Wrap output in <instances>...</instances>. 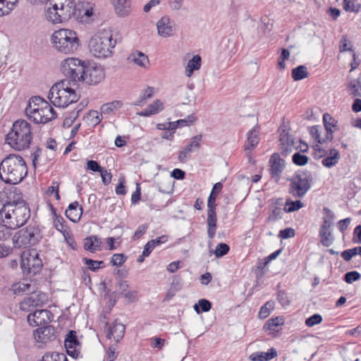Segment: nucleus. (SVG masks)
<instances>
[{
    "instance_id": "f257e3e1",
    "label": "nucleus",
    "mask_w": 361,
    "mask_h": 361,
    "mask_svg": "<svg viewBox=\"0 0 361 361\" xmlns=\"http://www.w3.org/2000/svg\"><path fill=\"white\" fill-rule=\"evenodd\" d=\"M29 204L23 200L8 202L0 209V222L7 223L11 229L19 228L30 219Z\"/></svg>"
},
{
    "instance_id": "f03ea898",
    "label": "nucleus",
    "mask_w": 361,
    "mask_h": 361,
    "mask_svg": "<svg viewBox=\"0 0 361 361\" xmlns=\"http://www.w3.org/2000/svg\"><path fill=\"white\" fill-rule=\"evenodd\" d=\"M27 175V166L24 159L16 154H10L0 163V178L7 184L20 183Z\"/></svg>"
},
{
    "instance_id": "7ed1b4c3",
    "label": "nucleus",
    "mask_w": 361,
    "mask_h": 361,
    "mask_svg": "<svg viewBox=\"0 0 361 361\" xmlns=\"http://www.w3.org/2000/svg\"><path fill=\"white\" fill-rule=\"evenodd\" d=\"M32 140L31 125L25 120H17L6 137V142L17 151L29 148Z\"/></svg>"
},
{
    "instance_id": "20e7f679",
    "label": "nucleus",
    "mask_w": 361,
    "mask_h": 361,
    "mask_svg": "<svg viewBox=\"0 0 361 361\" xmlns=\"http://www.w3.org/2000/svg\"><path fill=\"white\" fill-rule=\"evenodd\" d=\"M25 111L28 119L37 124L47 123L57 116L56 112L50 104L39 96L29 99Z\"/></svg>"
},
{
    "instance_id": "39448f33",
    "label": "nucleus",
    "mask_w": 361,
    "mask_h": 361,
    "mask_svg": "<svg viewBox=\"0 0 361 361\" xmlns=\"http://www.w3.org/2000/svg\"><path fill=\"white\" fill-rule=\"evenodd\" d=\"M46 10V18L54 24L61 23L74 18L75 2L74 0H49Z\"/></svg>"
},
{
    "instance_id": "423d86ee",
    "label": "nucleus",
    "mask_w": 361,
    "mask_h": 361,
    "mask_svg": "<svg viewBox=\"0 0 361 361\" xmlns=\"http://www.w3.org/2000/svg\"><path fill=\"white\" fill-rule=\"evenodd\" d=\"M54 48L61 54H70L80 46V39L76 32L70 29H59L51 37Z\"/></svg>"
},
{
    "instance_id": "0eeeda50",
    "label": "nucleus",
    "mask_w": 361,
    "mask_h": 361,
    "mask_svg": "<svg viewBox=\"0 0 361 361\" xmlns=\"http://www.w3.org/2000/svg\"><path fill=\"white\" fill-rule=\"evenodd\" d=\"M116 44V40L114 39L113 35L110 32L103 31L91 37L88 47L93 56L105 59L111 56Z\"/></svg>"
},
{
    "instance_id": "6e6552de",
    "label": "nucleus",
    "mask_w": 361,
    "mask_h": 361,
    "mask_svg": "<svg viewBox=\"0 0 361 361\" xmlns=\"http://www.w3.org/2000/svg\"><path fill=\"white\" fill-rule=\"evenodd\" d=\"M42 238L40 226L34 222L16 232L12 241L15 247H30L37 245Z\"/></svg>"
},
{
    "instance_id": "1a4fd4ad",
    "label": "nucleus",
    "mask_w": 361,
    "mask_h": 361,
    "mask_svg": "<svg viewBox=\"0 0 361 361\" xmlns=\"http://www.w3.org/2000/svg\"><path fill=\"white\" fill-rule=\"evenodd\" d=\"M313 180L311 171L298 170L290 179L289 192L295 197H302L310 189Z\"/></svg>"
},
{
    "instance_id": "9d476101",
    "label": "nucleus",
    "mask_w": 361,
    "mask_h": 361,
    "mask_svg": "<svg viewBox=\"0 0 361 361\" xmlns=\"http://www.w3.org/2000/svg\"><path fill=\"white\" fill-rule=\"evenodd\" d=\"M223 184L221 182L215 183L207 200V235L209 239H213L217 228V216L216 212V199L217 195L221 191Z\"/></svg>"
},
{
    "instance_id": "9b49d317",
    "label": "nucleus",
    "mask_w": 361,
    "mask_h": 361,
    "mask_svg": "<svg viewBox=\"0 0 361 361\" xmlns=\"http://www.w3.org/2000/svg\"><path fill=\"white\" fill-rule=\"evenodd\" d=\"M87 63L78 58H68L61 63V71L73 82H80L84 80Z\"/></svg>"
},
{
    "instance_id": "f8f14e48",
    "label": "nucleus",
    "mask_w": 361,
    "mask_h": 361,
    "mask_svg": "<svg viewBox=\"0 0 361 361\" xmlns=\"http://www.w3.org/2000/svg\"><path fill=\"white\" fill-rule=\"evenodd\" d=\"M68 82L61 81L54 84L50 89L48 98L51 100L52 104L57 107L66 108L70 104Z\"/></svg>"
},
{
    "instance_id": "ddd939ff",
    "label": "nucleus",
    "mask_w": 361,
    "mask_h": 361,
    "mask_svg": "<svg viewBox=\"0 0 361 361\" xmlns=\"http://www.w3.org/2000/svg\"><path fill=\"white\" fill-rule=\"evenodd\" d=\"M42 265V261L37 253L30 254L26 257L23 255L21 257L20 267L25 275H36L41 271Z\"/></svg>"
},
{
    "instance_id": "4468645a",
    "label": "nucleus",
    "mask_w": 361,
    "mask_h": 361,
    "mask_svg": "<svg viewBox=\"0 0 361 361\" xmlns=\"http://www.w3.org/2000/svg\"><path fill=\"white\" fill-rule=\"evenodd\" d=\"M104 78V69L102 66L87 64L85 73L84 75V80L82 81L85 82L88 85H94L102 82Z\"/></svg>"
},
{
    "instance_id": "2eb2a0df",
    "label": "nucleus",
    "mask_w": 361,
    "mask_h": 361,
    "mask_svg": "<svg viewBox=\"0 0 361 361\" xmlns=\"http://www.w3.org/2000/svg\"><path fill=\"white\" fill-rule=\"evenodd\" d=\"M54 314L48 310H35L27 315V322L32 326L47 324L52 321Z\"/></svg>"
},
{
    "instance_id": "dca6fc26",
    "label": "nucleus",
    "mask_w": 361,
    "mask_h": 361,
    "mask_svg": "<svg viewBox=\"0 0 361 361\" xmlns=\"http://www.w3.org/2000/svg\"><path fill=\"white\" fill-rule=\"evenodd\" d=\"M75 14L74 18L80 23H87L93 16V6L85 1L75 3Z\"/></svg>"
},
{
    "instance_id": "f3484780",
    "label": "nucleus",
    "mask_w": 361,
    "mask_h": 361,
    "mask_svg": "<svg viewBox=\"0 0 361 361\" xmlns=\"http://www.w3.org/2000/svg\"><path fill=\"white\" fill-rule=\"evenodd\" d=\"M269 164L271 178L278 183L285 168V161L280 157L279 154L274 153L269 159Z\"/></svg>"
},
{
    "instance_id": "a211bd4d",
    "label": "nucleus",
    "mask_w": 361,
    "mask_h": 361,
    "mask_svg": "<svg viewBox=\"0 0 361 361\" xmlns=\"http://www.w3.org/2000/svg\"><path fill=\"white\" fill-rule=\"evenodd\" d=\"M64 345L69 356L73 358L78 357L80 355L78 348L80 347V343L75 331L71 330L68 331L64 341Z\"/></svg>"
},
{
    "instance_id": "6ab92c4d",
    "label": "nucleus",
    "mask_w": 361,
    "mask_h": 361,
    "mask_svg": "<svg viewBox=\"0 0 361 361\" xmlns=\"http://www.w3.org/2000/svg\"><path fill=\"white\" fill-rule=\"evenodd\" d=\"M34 337L37 343L45 344L56 338V332L54 326L51 325L44 326L34 331Z\"/></svg>"
},
{
    "instance_id": "aec40b11",
    "label": "nucleus",
    "mask_w": 361,
    "mask_h": 361,
    "mask_svg": "<svg viewBox=\"0 0 361 361\" xmlns=\"http://www.w3.org/2000/svg\"><path fill=\"white\" fill-rule=\"evenodd\" d=\"M202 139V135L201 134L192 137L190 142L179 152L178 157V161L181 163H185L190 158V154L193 149L200 147V142Z\"/></svg>"
},
{
    "instance_id": "412c9836",
    "label": "nucleus",
    "mask_w": 361,
    "mask_h": 361,
    "mask_svg": "<svg viewBox=\"0 0 361 361\" xmlns=\"http://www.w3.org/2000/svg\"><path fill=\"white\" fill-rule=\"evenodd\" d=\"M158 34L163 37H169L173 35V23L169 16H163L157 23Z\"/></svg>"
},
{
    "instance_id": "4be33fe9",
    "label": "nucleus",
    "mask_w": 361,
    "mask_h": 361,
    "mask_svg": "<svg viewBox=\"0 0 361 361\" xmlns=\"http://www.w3.org/2000/svg\"><path fill=\"white\" fill-rule=\"evenodd\" d=\"M125 329V326L116 320L106 329V337L109 339L112 338L116 342H119L123 337Z\"/></svg>"
},
{
    "instance_id": "5701e85b",
    "label": "nucleus",
    "mask_w": 361,
    "mask_h": 361,
    "mask_svg": "<svg viewBox=\"0 0 361 361\" xmlns=\"http://www.w3.org/2000/svg\"><path fill=\"white\" fill-rule=\"evenodd\" d=\"M319 238L320 243L324 247L331 246L335 240L333 234V226L321 225L319 230Z\"/></svg>"
},
{
    "instance_id": "b1692460",
    "label": "nucleus",
    "mask_w": 361,
    "mask_h": 361,
    "mask_svg": "<svg viewBox=\"0 0 361 361\" xmlns=\"http://www.w3.org/2000/svg\"><path fill=\"white\" fill-rule=\"evenodd\" d=\"M116 13L119 17H126L130 14L131 0H111Z\"/></svg>"
},
{
    "instance_id": "393cba45",
    "label": "nucleus",
    "mask_w": 361,
    "mask_h": 361,
    "mask_svg": "<svg viewBox=\"0 0 361 361\" xmlns=\"http://www.w3.org/2000/svg\"><path fill=\"white\" fill-rule=\"evenodd\" d=\"M44 297V295L39 294L36 296L27 297L20 302V309L24 312H29L31 307H41L43 305V301L41 297Z\"/></svg>"
},
{
    "instance_id": "a878e982",
    "label": "nucleus",
    "mask_w": 361,
    "mask_h": 361,
    "mask_svg": "<svg viewBox=\"0 0 361 361\" xmlns=\"http://www.w3.org/2000/svg\"><path fill=\"white\" fill-rule=\"evenodd\" d=\"M79 204L78 202H73L71 203L68 209L66 210L65 214L66 217L73 222H77L80 220L82 214V208L80 207L78 209Z\"/></svg>"
},
{
    "instance_id": "bb28decb",
    "label": "nucleus",
    "mask_w": 361,
    "mask_h": 361,
    "mask_svg": "<svg viewBox=\"0 0 361 361\" xmlns=\"http://www.w3.org/2000/svg\"><path fill=\"white\" fill-rule=\"evenodd\" d=\"M84 249L91 252L102 250V241L97 235H90L84 239Z\"/></svg>"
},
{
    "instance_id": "cd10ccee",
    "label": "nucleus",
    "mask_w": 361,
    "mask_h": 361,
    "mask_svg": "<svg viewBox=\"0 0 361 361\" xmlns=\"http://www.w3.org/2000/svg\"><path fill=\"white\" fill-rule=\"evenodd\" d=\"M323 123L326 132V140L331 141L334 138L332 128H336L337 121L329 114L325 113L323 115Z\"/></svg>"
},
{
    "instance_id": "c85d7f7f",
    "label": "nucleus",
    "mask_w": 361,
    "mask_h": 361,
    "mask_svg": "<svg viewBox=\"0 0 361 361\" xmlns=\"http://www.w3.org/2000/svg\"><path fill=\"white\" fill-rule=\"evenodd\" d=\"M277 356V351L271 348L267 352H255L250 355V359L252 361H269Z\"/></svg>"
},
{
    "instance_id": "c756f323",
    "label": "nucleus",
    "mask_w": 361,
    "mask_h": 361,
    "mask_svg": "<svg viewBox=\"0 0 361 361\" xmlns=\"http://www.w3.org/2000/svg\"><path fill=\"white\" fill-rule=\"evenodd\" d=\"M164 109V104L163 103L159 100L156 99L151 104L148 105V106L144 109L143 111H141L137 113V115L143 117L149 116L153 114H158L159 112L161 111Z\"/></svg>"
},
{
    "instance_id": "7c9ffc66",
    "label": "nucleus",
    "mask_w": 361,
    "mask_h": 361,
    "mask_svg": "<svg viewBox=\"0 0 361 361\" xmlns=\"http://www.w3.org/2000/svg\"><path fill=\"white\" fill-rule=\"evenodd\" d=\"M19 0H0V17L9 15L17 6Z\"/></svg>"
},
{
    "instance_id": "2f4dec72",
    "label": "nucleus",
    "mask_w": 361,
    "mask_h": 361,
    "mask_svg": "<svg viewBox=\"0 0 361 361\" xmlns=\"http://www.w3.org/2000/svg\"><path fill=\"white\" fill-rule=\"evenodd\" d=\"M202 59L200 55H195L188 62L185 67V75L188 77H191L195 71H197L201 67Z\"/></svg>"
},
{
    "instance_id": "473e14b6",
    "label": "nucleus",
    "mask_w": 361,
    "mask_h": 361,
    "mask_svg": "<svg viewBox=\"0 0 361 361\" xmlns=\"http://www.w3.org/2000/svg\"><path fill=\"white\" fill-rule=\"evenodd\" d=\"M340 157V154L337 149H331L329 150V156L324 158L322 164L326 168H331L338 162Z\"/></svg>"
},
{
    "instance_id": "72a5a7b5",
    "label": "nucleus",
    "mask_w": 361,
    "mask_h": 361,
    "mask_svg": "<svg viewBox=\"0 0 361 361\" xmlns=\"http://www.w3.org/2000/svg\"><path fill=\"white\" fill-rule=\"evenodd\" d=\"M259 141L258 131L254 128L247 133V144L245 145V150H252L258 145Z\"/></svg>"
},
{
    "instance_id": "f704fd0d",
    "label": "nucleus",
    "mask_w": 361,
    "mask_h": 361,
    "mask_svg": "<svg viewBox=\"0 0 361 361\" xmlns=\"http://www.w3.org/2000/svg\"><path fill=\"white\" fill-rule=\"evenodd\" d=\"M128 59L133 61L142 68H146V64H149V62L148 56L140 51L132 53Z\"/></svg>"
},
{
    "instance_id": "c9c22d12",
    "label": "nucleus",
    "mask_w": 361,
    "mask_h": 361,
    "mask_svg": "<svg viewBox=\"0 0 361 361\" xmlns=\"http://www.w3.org/2000/svg\"><path fill=\"white\" fill-rule=\"evenodd\" d=\"M31 284L28 283H15L12 285L11 290L15 295L29 294L34 292L30 290Z\"/></svg>"
},
{
    "instance_id": "e433bc0d",
    "label": "nucleus",
    "mask_w": 361,
    "mask_h": 361,
    "mask_svg": "<svg viewBox=\"0 0 361 361\" xmlns=\"http://www.w3.org/2000/svg\"><path fill=\"white\" fill-rule=\"evenodd\" d=\"M349 94L353 97H361V82L358 80H351L348 84Z\"/></svg>"
},
{
    "instance_id": "4c0bfd02",
    "label": "nucleus",
    "mask_w": 361,
    "mask_h": 361,
    "mask_svg": "<svg viewBox=\"0 0 361 361\" xmlns=\"http://www.w3.org/2000/svg\"><path fill=\"white\" fill-rule=\"evenodd\" d=\"M292 78L295 81H299L308 77L307 68L303 65H300L292 69Z\"/></svg>"
},
{
    "instance_id": "58836bf2",
    "label": "nucleus",
    "mask_w": 361,
    "mask_h": 361,
    "mask_svg": "<svg viewBox=\"0 0 361 361\" xmlns=\"http://www.w3.org/2000/svg\"><path fill=\"white\" fill-rule=\"evenodd\" d=\"M51 210L54 214V227L56 228V229L57 231H59L61 233L64 234L65 232H66V228H67L66 220L63 218V216H61V215H58L56 213L55 209L52 205H51Z\"/></svg>"
},
{
    "instance_id": "ea45409f",
    "label": "nucleus",
    "mask_w": 361,
    "mask_h": 361,
    "mask_svg": "<svg viewBox=\"0 0 361 361\" xmlns=\"http://www.w3.org/2000/svg\"><path fill=\"white\" fill-rule=\"evenodd\" d=\"M123 106V103L119 100H115L111 102L106 103L102 105L101 111L104 114H109L119 109Z\"/></svg>"
},
{
    "instance_id": "a19ab883",
    "label": "nucleus",
    "mask_w": 361,
    "mask_h": 361,
    "mask_svg": "<svg viewBox=\"0 0 361 361\" xmlns=\"http://www.w3.org/2000/svg\"><path fill=\"white\" fill-rule=\"evenodd\" d=\"M284 324V319L282 317H276L275 318L269 319L265 324L264 325L263 329L266 331H276V327L281 326Z\"/></svg>"
},
{
    "instance_id": "79ce46f5",
    "label": "nucleus",
    "mask_w": 361,
    "mask_h": 361,
    "mask_svg": "<svg viewBox=\"0 0 361 361\" xmlns=\"http://www.w3.org/2000/svg\"><path fill=\"white\" fill-rule=\"evenodd\" d=\"M82 262H84L85 264L87 266V268L90 270L94 272L97 271L100 268H104L106 267L104 262L102 260L97 261L87 257H84L82 259Z\"/></svg>"
},
{
    "instance_id": "37998d69",
    "label": "nucleus",
    "mask_w": 361,
    "mask_h": 361,
    "mask_svg": "<svg viewBox=\"0 0 361 361\" xmlns=\"http://www.w3.org/2000/svg\"><path fill=\"white\" fill-rule=\"evenodd\" d=\"M212 304L207 299H200L198 302L194 305V310L197 314L201 312H207L212 308Z\"/></svg>"
},
{
    "instance_id": "c03bdc74",
    "label": "nucleus",
    "mask_w": 361,
    "mask_h": 361,
    "mask_svg": "<svg viewBox=\"0 0 361 361\" xmlns=\"http://www.w3.org/2000/svg\"><path fill=\"white\" fill-rule=\"evenodd\" d=\"M304 207V204L300 200L293 201L287 199L285 204L284 211L286 213H291L299 210Z\"/></svg>"
},
{
    "instance_id": "a18cd8bd",
    "label": "nucleus",
    "mask_w": 361,
    "mask_h": 361,
    "mask_svg": "<svg viewBox=\"0 0 361 361\" xmlns=\"http://www.w3.org/2000/svg\"><path fill=\"white\" fill-rule=\"evenodd\" d=\"M343 9L347 12L358 13L361 11V4L357 0H344Z\"/></svg>"
},
{
    "instance_id": "49530a36",
    "label": "nucleus",
    "mask_w": 361,
    "mask_h": 361,
    "mask_svg": "<svg viewBox=\"0 0 361 361\" xmlns=\"http://www.w3.org/2000/svg\"><path fill=\"white\" fill-rule=\"evenodd\" d=\"M42 361H68V360L64 353L51 352L44 354Z\"/></svg>"
},
{
    "instance_id": "de8ad7c7",
    "label": "nucleus",
    "mask_w": 361,
    "mask_h": 361,
    "mask_svg": "<svg viewBox=\"0 0 361 361\" xmlns=\"http://www.w3.org/2000/svg\"><path fill=\"white\" fill-rule=\"evenodd\" d=\"M322 211L324 216L322 217V224L321 225L333 226L335 217L334 213L329 208L326 207L323 208Z\"/></svg>"
},
{
    "instance_id": "09e8293b",
    "label": "nucleus",
    "mask_w": 361,
    "mask_h": 361,
    "mask_svg": "<svg viewBox=\"0 0 361 361\" xmlns=\"http://www.w3.org/2000/svg\"><path fill=\"white\" fill-rule=\"evenodd\" d=\"M319 126H313L309 128V133L311 137L317 142L318 144H323L326 141H329L326 140V135L325 138H321L320 133H319Z\"/></svg>"
},
{
    "instance_id": "8fccbe9b",
    "label": "nucleus",
    "mask_w": 361,
    "mask_h": 361,
    "mask_svg": "<svg viewBox=\"0 0 361 361\" xmlns=\"http://www.w3.org/2000/svg\"><path fill=\"white\" fill-rule=\"evenodd\" d=\"M309 157L306 155L302 154L300 152H295L292 156V161L297 166H305L307 164Z\"/></svg>"
},
{
    "instance_id": "3c124183",
    "label": "nucleus",
    "mask_w": 361,
    "mask_h": 361,
    "mask_svg": "<svg viewBox=\"0 0 361 361\" xmlns=\"http://www.w3.org/2000/svg\"><path fill=\"white\" fill-rule=\"evenodd\" d=\"M154 94L153 87H148L139 97V99L134 103V105H141L145 102L147 99L151 98Z\"/></svg>"
},
{
    "instance_id": "603ef678",
    "label": "nucleus",
    "mask_w": 361,
    "mask_h": 361,
    "mask_svg": "<svg viewBox=\"0 0 361 361\" xmlns=\"http://www.w3.org/2000/svg\"><path fill=\"white\" fill-rule=\"evenodd\" d=\"M127 256L123 253H116L111 257L110 264L111 266L121 267L127 260Z\"/></svg>"
},
{
    "instance_id": "864d4df0",
    "label": "nucleus",
    "mask_w": 361,
    "mask_h": 361,
    "mask_svg": "<svg viewBox=\"0 0 361 361\" xmlns=\"http://www.w3.org/2000/svg\"><path fill=\"white\" fill-rule=\"evenodd\" d=\"M229 250L230 247L228 245L224 243H220L216 245L214 253L216 257L219 258L227 255Z\"/></svg>"
},
{
    "instance_id": "5fc2aeb1",
    "label": "nucleus",
    "mask_w": 361,
    "mask_h": 361,
    "mask_svg": "<svg viewBox=\"0 0 361 361\" xmlns=\"http://www.w3.org/2000/svg\"><path fill=\"white\" fill-rule=\"evenodd\" d=\"M7 223L0 222V240H6L12 235L11 228Z\"/></svg>"
},
{
    "instance_id": "6e6d98bb",
    "label": "nucleus",
    "mask_w": 361,
    "mask_h": 361,
    "mask_svg": "<svg viewBox=\"0 0 361 361\" xmlns=\"http://www.w3.org/2000/svg\"><path fill=\"white\" fill-rule=\"evenodd\" d=\"M338 49L340 52L353 51L352 43L348 39L347 35H344L341 37L339 42Z\"/></svg>"
},
{
    "instance_id": "4d7b16f0",
    "label": "nucleus",
    "mask_w": 361,
    "mask_h": 361,
    "mask_svg": "<svg viewBox=\"0 0 361 361\" xmlns=\"http://www.w3.org/2000/svg\"><path fill=\"white\" fill-rule=\"evenodd\" d=\"M283 217L282 209L279 207H274L269 214L267 221L270 222H275Z\"/></svg>"
},
{
    "instance_id": "13d9d810",
    "label": "nucleus",
    "mask_w": 361,
    "mask_h": 361,
    "mask_svg": "<svg viewBox=\"0 0 361 361\" xmlns=\"http://www.w3.org/2000/svg\"><path fill=\"white\" fill-rule=\"evenodd\" d=\"M322 320L323 319L322 315L316 313L310 316V317L307 318L305 319V324L308 327H312L314 325L321 324Z\"/></svg>"
},
{
    "instance_id": "bf43d9fd",
    "label": "nucleus",
    "mask_w": 361,
    "mask_h": 361,
    "mask_svg": "<svg viewBox=\"0 0 361 361\" xmlns=\"http://www.w3.org/2000/svg\"><path fill=\"white\" fill-rule=\"evenodd\" d=\"M361 277V275L359 272L356 271H351L345 273L343 276V280L347 283H352L357 280H359Z\"/></svg>"
},
{
    "instance_id": "052dcab7",
    "label": "nucleus",
    "mask_w": 361,
    "mask_h": 361,
    "mask_svg": "<svg viewBox=\"0 0 361 361\" xmlns=\"http://www.w3.org/2000/svg\"><path fill=\"white\" fill-rule=\"evenodd\" d=\"M279 140L281 145H294V140L293 138L292 137V135H290L285 130H283L281 132Z\"/></svg>"
},
{
    "instance_id": "680f3d73",
    "label": "nucleus",
    "mask_w": 361,
    "mask_h": 361,
    "mask_svg": "<svg viewBox=\"0 0 361 361\" xmlns=\"http://www.w3.org/2000/svg\"><path fill=\"white\" fill-rule=\"evenodd\" d=\"M277 299L279 302L283 306H288L290 304V300H289L287 293L282 290H278L277 293Z\"/></svg>"
},
{
    "instance_id": "e2e57ef3",
    "label": "nucleus",
    "mask_w": 361,
    "mask_h": 361,
    "mask_svg": "<svg viewBox=\"0 0 361 361\" xmlns=\"http://www.w3.org/2000/svg\"><path fill=\"white\" fill-rule=\"evenodd\" d=\"M115 192L118 195H125L127 192L125 185V178L121 177L118 178V183L116 188Z\"/></svg>"
},
{
    "instance_id": "0e129e2a",
    "label": "nucleus",
    "mask_w": 361,
    "mask_h": 361,
    "mask_svg": "<svg viewBox=\"0 0 361 361\" xmlns=\"http://www.w3.org/2000/svg\"><path fill=\"white\" fill-rule=\"evenodd\" d=\"M295 235V231L292 228H286L285 229L281 230L279 233V237L282 239H288L293 238Z\"/></svg>"
},
{
    "instance_id": "69168bd1",
    "label": "nucleus",
    "mask_w": 361,
    "mask_h": 361,
    "mask_svg": "<svg viewBox=\"0 0 361 361\" xmlns=\"http://www.w3.org/2000/svg\"><path fill=\"white\" fill-rule=\"evenodd\" d=\"M87 169L90 171L99 172L100 173L104 168L102 167L97 161L90 160L87 162Z\"/></svg>"
},
{
    "instance_id": "338daca9",
    "label": "nucleus",
    "mask_w": 361,
    "mask_h": 361,
    "mask_svg": "<svg viewBox=\"0 0 361 361\" xmlns=\"http://www.w3.org/2000/svg\"><path fill=\"white\" fill-rule=\"evenodd\" d=\"M130 285L127 281L120 279L117 281V288L119 293L123 295L126 291H128Z\"/></svg>"
},
{
    "instance_id": "774afa93",
    "label": "nucleus",
    "mask_w": 361,
    "mask_h": 361,
    "mask_svg": "<svg viewBox=\"0 0 361 361\" xmlns=\"http://www.w3.org/2000/svg\"><path fill=\"white\" fill-rule=\"evenodd\" d=\"M148 227V225L146 224L139 226L133 235V240H136L141 238L147 232Z\"/></svg>"
}]
</instances>
